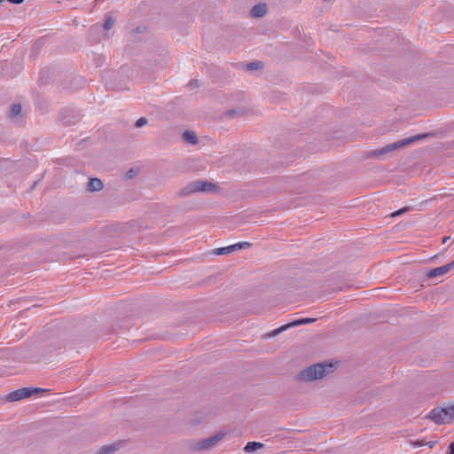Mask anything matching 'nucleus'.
I'll return each instance as SVG.
<instances>
[{"instance_id":"obj_1","label":"nucleus","mask_w":454,"mask_h":454,"mask_svg":"<svg viewBox=\"0 0 454 454\" xmlns=\"http://www.w3.org/2000/svg\"><path fill=\"white\" fill-rule=\"evenodd\" d=\"M335 365L332 363L317 364L302 370L298 378L301 381L319 380L333 372Z\"/></svg>"},{"instance_id":"obj_2","label":"nucleus","mask_w":454,"mask_h":454,"mask_svg":"<svg viewBox=\"0 0 454 454\" xmlns=\"http://www.w3.org/2000/svg\"><path fill=\"white\" fill-rule=\"evenodd\" d=\"M425 137H427V135L423 134V135L411 137H408V138H405V139H403V140L392 143V144L387 145V146H385V147H383V148H381L380 150L372 152V155L380 157V156H381L383 154H386V153H387L389 152H392V151H394L395 149H398V148H401V147H403L404 145H409V144H411L412 142L418 141L420 138Z\"/></svg>"},{"instance_id":"obj_3","label":"nucleus","mask_w":454,"mask_h":454,"mask_svg":"<svg viewBox=\"0 0 454 454\" xmlns=\"http://www.w3.org/2000/svg\"><path fill=\"white\" fill-rule=\"evenodd\" d=\"M43 391H45V390L43 388H39V387H23V388H20V389L11 392L7 395V400L9 402H16V401H20L24 398L30 397L34 394L43 392Z\"/></svg>"},{"instance_id":"obj_4","label":"nucleus","mask_w":454,"mask_h":454,"mask_svg":"<svg viewBox=\"0 0 454 454\" xmlns=\"http://www.w3.org/2000/svg\"><path fill=\"white\" fill-rule=\"evenodd\" d=\"M216 186L207 181H196L190 184L184 190V194L198 192H212L215 190Z\"/></svg>"},{"instance_id":"obj_5","label":"nucleus","mask_w":454,"mask_h":454,"mask_svg":"<svg viewBox=\"0 0 454 454\" xmlns=\"http://www.w3.org/2000/svg\"><path fill=\"white\" fill-rule=\"evenodd\" d=\"M428 418L439 425L450 423V417L446 416V411L444 408H434L429 413Z\"/></svg>"},{"instance_id":"obj_6","label":"nucleus","mask_w":454,"mask_h":454,"mask_svg":"<svg viewBox=\"0 0 454 454\" xmlns=\"http://www.w3.org/2000/svg\"><path fill=\"white\" fill-rule=\"evenodd\" d=\"M453 268H454V260L452 262H450V263H447V264L442 265L441 267H437V268L432 269L431 270H429L427 272V276L429 278H436V277H439V276H442V275H445L446 273H448Z\"/></svg>"},{"instance_id":"obj_7","label":"nucleus","mask_w":454,"mask_h":454,"mask_svg":"<svg viewBox=\"0 0 454 454\" xmlns=\"http://www.w3.org/2000/svg\"><path fill=\"white\" fill-rule=\"evenodd\" d=\"M314 321H315L314 318H309V317L298 319V320L293 321L292 323H289V324H287V325H286L284 326L279 327L278 329L275 330L270 335L271 336H275L278 333H282L283 331H285V330H286V329H288L290 327L298 326V325H301L309 324V323H312Z\"/></svg>"},{"instance_id":"obj_8","label":"nucleus","mask_w":454,"mask_h":454,"mask_svg":"<svg viewBox=\"0 0 454 454\" xmlns=\"http://www.w3.org/2000/svg\"><path fill=\"white\" fill-rule=\"evenodd\" d=\"M222 438L221 434H216L214 436H211L209 438H207L205 440H202L201 442H199L197 444L196 449L197 450H208L212 448L216 442H218Z\"/></svg>"},{"instance_id":"obj_9","label":"nucleus","mask_w":454,"mask_h":454,"mask_svg":"<svg viewBox=\"0 0 454 454\" xmlns=\"http://www.w3.org/2000/svg\"><path fill=\"white\" fill-rule=\"evenodd\" d=\"M267 12V6L265 4H258L254 5L251 10V15L253 17H262Z\"/></svg>"},{"instance_id":"obj_10","label":"nucleus","mask_w":454,"mask_h":454,"mask_svg":"<svg viewBox=\"0 0 454 454\" xmlns=\"http://www.w3.org/2000/svg\"><path fill=\"white\" fill-rule=\"evenodd\" d=\"M103 189V183L98 178H91L88 183V190L90 192H98Z\"/></svg>"},{"instance_id":"obj_11","label":"nucleus","mask_w":454,"mask_h":454,"mask_svg":"<svg viewBox=\"0 0 454 454\" xmlns=\"http://www.w3.org/2000/svg\"><path fill=\"white\" fill-rule=\"evenodd\" d=\"M183 138L189 144L194 145L197 143V136L195 132L191 130H186L183 133Z\"/></svg>"},{"instance_id":"obj_12","label":"nucleus","mask_w":454,"mask_h":454,"mask_svg":"<svg viewBox=\"0 0 454 454\" xmlns=\"http://www.w3.org/2000/svg\"><path fill=\"white\" fill-rule=\"evenodd\" d=\"M263 447V444L257 442H249L247 443V445L244 448V450L247 453L255 451L259 449H262Z\"/></svg>"},{"instance_id":"obj_13","label":"nucleus","mask_w":454,"mask_h":454,"mask_svg":"<svg viewBox=\"0 0 454 454\" xmlns=\"http://www.w3.org/2000/svg\"><path fill=\"white\" fill-rule=\"evenodd\" d=\"M21 113V106L19 104H14L11 106L9 115L11 117H16Z\"/></svg>"},{"instance_id":"obj_14","label":"nucleus","mask_w":454,"mask_h":454,"mask_svg":"<svg viewBox=\"0 0 454 454\" xmlns=\"http://www.w3.org/2000/svg\"><path fill=\"white\" fill-rule=\"evenodd\" d=\"M233 248H234V247H231V246L216 248L215 250V254H218V255L227 254H230V253L233 252Z\"/></svg>"},{"instance_id":"obj_15","label":"nucleus","mask_w":454,"mask_h":454,"mask_svg":"<svg viewBox=\"0 0 454 454\" xmlns=\"http://www.w3.org/2000/svg\"><path fill=\"white\" fill-rule=\"evenodd\" d=\"M117 449L115 444L106 445L100 449L98 454H111Z\"/></svg>"},{"instance_id":"obj_16","label":"nucleus","mask_w":454,"mask_h":454,"mask_svg":"<svg viewBox=\"0 0 454 454\" xmlns=\"http://www.w3.org/2000/svg\"><path fill=\"white\" fill-rule=\"evenodd\" d=\"M262 67V64L260 61L250 62L247 65V70L254 71Z\"/></svg>"},{"instance_id":"obj_17","label":"nucleus","mask_w":454,"mask_h":454,"mask_svg":"<svg viewBox=\"0 0 454 454\" xmlns=\"http://www.w3.org/2000/svg\"><path fill=\"white\" fill-rule=\"evenodd\" d=\"M231 247H234L233 252L239 249L250 247L251 244L249 242H239L233 245H231Z\"/></svg>"},{"instance_id":"obj_18","label":"nucleus","mask_w":454,"mask_h":454,"mask_svg":"<svg viewBox=\"0 0 454 454\" xmlns=\"http://www.w3.org/2000/svg\"><path fill=\"white\" fill-rule=\"evenodd\" d=\"M446 416L450 417V423L454 419V403L444 408Z\"/></svg>"},{"instance_id":"obj_19","label":"nucleus","mask_w":454,"mask_h":454,"mask_svg":"<svg viewBox=\"0 0 454 454\" xmlns=\"http://www.w3.org/2000/svg\"><path fill=\"white\" fill-rule=\"evenodd\" d=\"M114 20L112 18H107L105 20L104 28H105V30H109L114 27Z\"/></svg>"},{"instance_id":"obj_20","label":"nucleus","mask_w":454,"mask_h":454,"mask_svg":"<svg viewBox=\"0 0 454 454\" xmlns=\"http://www.w3.org/2000/svg\"><path fill=\"white\" fill-rule=\"evenodd\" d=\"M410 444L414 447V448H418V447H422V446H426V442L423 441V440H416V441H410Z\"/></svg>"},{"instance_id":"obj_21","label":"nucleus","mask_w":454,"mask_h":454,"mask_svg":"<svg viewBox=\"0 0 454 454\" xmlns=\"http://www.w3.org/2000/svg\"><path fill=\"white\" fill-rule=\"evenodd\" d=\"M147 123V120L145 117L139 118L136 122V127L140 128Z\"/></svg>"},{"instance_id":"obj_22","label":"nucleus","mask_w":454,"mask_h":454,"mask_svg":"<svg viewBox=\"0 0 454 454\" xmlns=\"http://www.w3.org/2000/svg\"><path fill=\"white\" fill-rule=\"evenodd\" d=\"M409 210L408 207H403V208H401L399 209L398 211L395 212L392 214L393 216H398L405 212H407Z\"/></svg>"},{"instance_id":"obj_23","label":"nucleus","mask_w":454,"mask_h":454,"mask_svg":"<svg viewBox=\"0 0 454 454\" xmlns=\"http://www.w3.org/2000/svg\"><path fill=\"white\" fill-rule=\"evenodd\" d=\"M450 454H454V442H452L449 446Z\"/></svg>"},{"instance_id":"obj_24","label":"nucleus","mask_w":454,"mask_h":454,"mask_svg":"<svg viewBox=\"0 0 454 454\" xmlns=\"http://www.w3.org/2000/svg\"><path fill=\"white\" fill-rule=\"evenodd\" d=\"M436 443H437V442L434 441V442H426V445H427L429 448H433Z\"/></svg>"},{"instance_id":"obj_25","label":"nucleus","mask_w":454,"mask_h":454,"mask_svg":"<svg viewBox=\"0 0 454 454\" xmlns=\"http://www.w3.org/2000/svg\"><path fill=\"white\" fill-rule=\"evenodd\" d=\"M193 85H195L196 87H198V86H199V85H198V81H197V80H195V81H193V82H190V86H193Z\"/></svg>"},{"instance_id":"obj_26","label":"nucleus","mask_w":454,"mask_h":454,"mask_svg":"<svg viewBox=\"0 0 454 454\" xmlns=\"http://www.w3.org/2000/svg\"><path fill=\"white\" fill-rule=\"evenodd\" d=\"M132 170H130L129 172L127 173V176L128 178H131L132 177Z\"/></svg>"},{"instance_id":"obj_27","label":"nucleus","mask_w":454,"mask_h":454,"mask_svg":"<svg viewBox=\"0 0 454 454\" xmlns=\"http://www.w3.org/2000/svg\"><path fill=\"white\" fill-rule=\"evenodd\" d=\"M447 239H448V238H444V239H443V243H445V242L447 241Z\"/></svg>"}]
</instances>
